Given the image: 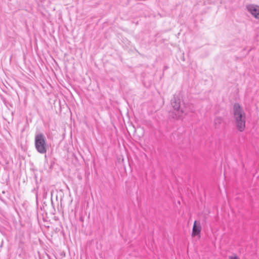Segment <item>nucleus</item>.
Wrapping results in <instances>:
<instances>
[{"label": "nucleus", "mask_w": 259, "mask_h": 259, "mask_svg": "<svg viewBox=\"0 0 259 259\" xmlns=\"http://www.w3.org/2000/svg\"><path fill=\"white\" fill-rule=\"evenodd\" d=\"M233 119L237 130L243 132L245 127L246 114L238 103H235L233 106Z\"/></svg>", "instance_id": "1"}, {"label": "nucleus", "mask_w": 259, "mask_h": 259, "mask_svg": "<svg viewBox=\"0 0 259 259\" xmlns=\"http://www.w3.org/2000/svg\"><path fill=\"white\" fill-rule=\"evenodd\" d=\"M171 105L174 109L176 118H181L185 115L187 112L184 103L182 104L180 97L175 95L171 100Z\"/></svg>", "instance_id": "2"}, {"label": "nucleus", "mask_w": 259, "mask_h": 259, "mask_svg": "<svg viewBox=\"0 0 259 259\" xmlns=\"http://www.w3.org/2000/svg\"><path fill=\"white\" fill-rule=\"evenodd\" d=\"M35 147L38 152L45 154L47 152L46 138L42 134H38L35 137Z\"/></svg>", "instance_id": "3"}, {"label": "nucleus", "mask_w": 259, "mask_h": 259, "mask_svg": "<svg viewBox=\"0 0 259 259\" xmlns=\"http://www.w3.org/2000/svg\"><path fill=\"white\" fill-rule=\"evenodd\" d=\"M247 11L255 18L259 20V6L249 5L246 6Z\"/></svg>", "instance_id": "4"}, {"label": "nucleus", "mask_w": 259, "mask_h": 259, "mask_svg": "<svg viewBox=\"0 0 259 259\" xmlns=\"http://www.w3.org/2000/svg\"><path fill=\"white\" fill-rule=\"evenodd\" d=\"M201 230V227L199 223H197L196 221H195L193 224L192 236L195 237L196 236H199L200 237V232Z\"/></svg>", "instance_id": "5"}, {"label": "nucleus", "mask_w": 259, "mask_h": 259, "mask_svg": "<svg viewBox=\"0 0 259 259\" xmlns=\"http://www.w3.org/2000/svg\"><path fill=\"white\" fill-rule=\"evenodd\" d=\"M223 119L221 117H216L214 119V122L217 127L219 126L222 122H223Z\"/></svg>", "instance_id": "6"}, {"label": "nucleus", "mask_w": 259, "mask_h": 259, "mask_svg": "<svg viewBox=\"0 0 259 259\" xmlns=\"http://www.w3.org/2000/svg\"><path fill=\"white\" fill-rule=\"evenodd\" d=\"M229 259H239L237 256H230Z\"/></svg>", "instance_id": "7"}]
</instances>
